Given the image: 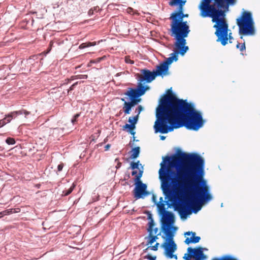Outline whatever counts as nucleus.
I'll list each match as a JSON object with an SVG mask.
<instances>
[{
	"label": "nucleus",
	"instance_id": "f257e3e1",
	"mask_svg": "<svg viewBox=\"0 0 260 260\" xmlns=\"http://www.w3.org/2000/svg\"><path fill=\"white\" fill-rule=\"evenodd\" d=\"M158 170L160 188L181 216L194 213L212 199L210 187L203 179L204 161L196 154L181 153L162 158Z\"/></svg>",
	"mask_w": 260,
	"mask_h": 260
},
{
	"label": "nucleus",
	"instance_id": "f03ea898",
	"mask_svg": "<svg viewBox=\"0 0 260 260\" xmlns=\"http://www.w3.org/2000/svg\"><path fill=\"white\" fill-rule=\"evenodd\" d=\"M156 117L155 132L162 134L183 126L198 131L204 123L201 113L196 111L193 103L178 99L173 94L167 95L161 99L156 110Z\"/></svg>",
	"mask_w": 260,
	"mask_h": 260
},
{
	"label": "nucleus",
	"instance_id": "7ed1b4c3",
	"mask_svg": "<svg viewBox=\"0 0 260 260\" xmlns=\"http://www.w3.org/2000/svg\"><path fill=\"white\" fill-rule=\"evenodd\" d=\"M188 17V14L183 13V7L181 6L179 7L178 10L172 13L170 17L171 20L170 35L175 39L174 45L182 55L188 50V46H185V38L188 36L190 29L187 22L183 21V18Z\"/></svg>",
	"mask_w": 260,
	"mask_h": 260
},
{
	"label": "nucleus",
	"instance_id": "20e7f679",
	"mask_svg": "<svg viewBox=\"0 0 260 260\" xmlns=\"http://www.w3.org/2000/svg\"><path fill=\"white\" fill-rule=\"evenodd\" d=\"M141 73L142 76L140 75L139 82L137 88H129L124 93V94L128 97L127 99L130 102L126 101L124 98L121 99V100L124 102L123 109L125 114L130 113L132 108L140 102L141 99L139 98L144 94L145 92L149 89L150 87L147 85L143 86L142 82L145 81L146 83H150L156 77L154 70L151 72L148 70L144 69L141 71Z\"/></svg>",
	"mask_w": 260,
	"mask_h": 260
},
{
	"label": "nucleus",
	"instance_id": "39448f33",
	"mask_svg": "<svg viewBox=\"0 0 260 260\" xmlns=\"http://www.w3.org/2000/svg\"><path fill=\"white\" fill-rule=\"evenodd\" d=\"M161 215V229L165 235L162 236L165 239L162 246L165 249V255L170 258L177 259V255L173 254L177 249V245L173 240L174 232L176 228L172 227L175 222L174 215L169 211L165 212Z\"/></svg>",
	"mask_w": 260,
	"mask_h": 260
},
{
	"label": "nucleus",
	"instance_id": "423d86ee",
	"mask_svg": "<svg viewBox=\"0 0 260 260\" xmlns=\"http://www.w3.org/2000/svg\"><path fill=\"white\" fill-rule=\"evenodd\" d=\"M236 21L239 34L245 36L254 35V23L251 12L246 11L242 12L240 17Z\"/></svg>",
	"mask_w": 260,
	"mask_h": 260
},
{
	"label": "nucleus",
	"instance_id": "0eeeda50",
	"mask_svg": "<svg viewBox=\"0 0 260 260\" xmlns=\"http://www.w3.org/2000/svg\"><path fill=\"white\" fill-rule=\"evenodd\" d=\"M142 174L143 170H139V174L136 176V178H135L136 186L134 190V197L136 199L143 198L148 194V192L147 191L146 184L143 183L140 180Z\"/></svg>",
	"mask_w": 260,
	"mask_h": 260
},
{
	"label": "nucleus",
	"instance_id": "6e6552de",
	"mask_svg": "<svg viewBox=\"0 0 260 260\" xmlns=\"http://www.w3.org/2000/svg\"><path fill=\"white\" fill-rule=\"evenodd\" d=\"M212 0H202L199 7H215L214 5H211ZM217 7H224L226 4H234L235 0H214Z\"/></svg>",
	"mask_w": 260,
	"mask_h": 260
},
{
	"label": "nucleus",
	"instance_id": "1a4fd4ad",
	"mask_svg": "<svg viewBox=\"0 0 260 260\" xmlns=\"http://www.w3.org/2000/svg\"><path fill=\"white\" fill-rule=\"evenodd\" d=\"M187 251L189 253L191 254L192 256L194 257L196 260H200L201 258L206 257L201 248L192 249L191 247H189L187 249Z\"/></svg>",
	"mask_w": 260,
	"mask_h": 260
},
{
	"label": "nucleus",
	"instance_id": "9d476101",
	"mask_svg": "<svg viewBox=\"0 0 260 260\" xmlns=\"http://www.w3.org/2000/svg\"><path fill=\"white\" fill-rule=\"evenodd\" d=\"M164 62L160 63L159 66H157L156 70L154 71L155 74L156 76H164L168 75L169 67Z\"/></svg>",
	"mask_w": 260,
	"mask_h": 260
},
{
	"label": "nucleus",
	"instance_id": "9b49d317",
	"mask_svg": "<svg viewBox=\"0 0 260 260\" xmlns=\"http://www.w3.org/2000/svg\"><path fill=\"white\" fill-rule=\"evenodd\" d=\"M176 51L170 54V56L167 58V59L163 62L164 63H166L168 67L174 61H177L178 59V54L179 53L183 55L181 53L179 49H178L176 46Z\"/></svg>",
	"mask_w": 260,
	"mask_h": 260
},
{
	"label": "nucleus",
	"instance_id": "f8f14e48",
	"mask_svg": "<svg viewBox=\"0 0 260 260\" xmlns=\"http://www.w3.org/2000/svg\"><path fill=\"white\" fill-rule=\"evenodd\" d=\"M191 234H192V237L190 238L187 237L184 241L185 243L186 244H189L190 243H198L199 242V241L200 240L201 238L199 236H195L196 233L194 232H186L185 233V236L186 235L189 236Z\"/></svg>",
	"mask_w": 260,
	"mask_h": 260
},
{
	"label": "nucleus",
	"instance_id": "ddd939ff",
	"mask_svg": "<svg viewBox=\"0 0 260 260\" xmlns=\"http://www.w3.org/2000/svg\"><path fill=\"white\" fill-rule=\"evenodd\" d=\"M149 226L147 229L148 232L149 233V235H157V236L159 235L158 234V229L157 228H155V224L152 220L149 222Z\"/></svg>",
	"mask_w": 260,
	"mask_h": 260
},
{
	"label": "nucleus",
	"instance_id": "4468645a",
	"mask_svg": "<svg viewBox=\"0 0 260 260\" xmlns=\"http://www.w3.org/2000/svg\"><path fill=\"white\" fill-rule=\"evenodd\" d=\"M186 3V1L184 0H172L169 2V5L171 6H175L179 5V7H183L184 5Z\"/></svg>",
	"mask_w": 260,
	"mask_h": 260
},
{
	"label": "nucleus",
	"instance_id": "2eb2a0df",
	"mask_svg": "<svg viewBox=\"0 0 260 260\" xmlns=\"http://www.w3.org/2000/svg\"><path fill=\"white\" fill-rule=\"evenodd\" d=\"M140 149L139 147H136L132 149L131 155V158L132 159H135L139 156L140 154Z\"/></svg>",
	"mask_w": 260,
	"mask_h": 260
},
{
	"label": "nucleus",
	"instance_id": "dca6fc26",
	"mask_svg": "<svg viewBox=\"0 0 260 260\" xmlns=\"http://www.w3.org/2000/svg\"><path fill=\"white\" fill-rule=\"evenodd\" d=\"M160 201L157 204V206L159 212L161 214L165 213V212H167L165 210V205L162 202V198L161 197L160 198Z\"/></svg>",
	"mask_w": 260,
	"mask_h": 260
},
{
	"label": "nucleus",
	"instance_id": "f3484780",
	"mask_svg": "<svg viewBox=\"0 0 260 260\" xmlns=\"http://www.w3.org/2000/svg\"><path fill=\"white\" fill-rule=\"evenodd\" d=\"M147 238L148 239L147 245H151L158 239L157 235L153 236L149 235Z\"/></svg>",
	"mask_w": 260,
	"mask_h": 260
},
{
	"label": "nucleus",
	"instance_id": "a211bd4d",
	"mask_svg": "<svg viewBox=\"0 0 260 260\" xmlns=\"http://www.w3.org/2000/svg\"><path fill=\"white\" fill-rule=\"evenodd\" d=\"M95 44H96V43L95 42L82 43L79 46V48L80 49H82L86 47L94 46Z\"/></svg>",
	"mask_w": 260,
	"mask_h": 260
},
{
	"label": "nucleus",
	"instance_id": "6ab92c4d",
	"mask_svg": "<svg viewBox=\"0 0 260 260\" xmlns=\"http://www.w3.org/2000/svg\"><path fill=\"white\" fill-rule=\"evenodd\" d=\"M138 119V115L134 117H130L128 118V122L131 123V125L135 126V124L137 123Z\"/></svg>",
	"mask_w": 260,
	"mask_h": 260
},
{
	"label": "nucleus",
	"instance_id": "aec40b11",
	"mask_svg": "<svg viewBox=\"0 0 260 260\" xmlns=\"http://www.w3.org/2000/svg\"><path fill=\"white\" fill-rule=\"evenodd\" d=\"M135 127V126H133V125L128 124H126L125 125L123 126V128H128L129 132L133 135H134L135 134V133L133 131Z\"/></svg>",
	"mask_w": 260,
	"mask_h": 260
},
{
	"label": "nucleus",
	"instance_id": "412c9836",
	"mask_svg": "<svg viewBox=\"0 0 260 260\" xmlns=\"http://www.w3.org/2000/svg\"><path fill=\"white\" fill-rule=\"evenodd\" d=\"M13 114H16L17 115L24 114L25 117H26V116L30 114V112L28 111H27L25 110H19V111H14Z\"/></svg>",
	"mask_w": 260,
	"mask_h": 260
},
{
	"label": "nucleus",
	"instance_id": "4be33fe9",
	"mask_svg": "<svg viewBox=\"0 0 260 260\" xmlns=\"http://www.w3.org/2000/svg\"><path fill=\"white\" fill-rule=\"evenodd\" d=\"M75 185L73 184L70 187L69 189H68L67 190H64L63 191V196H68L69 195V194H70L72 191L73 190L74 187H75Z\"/></svg>",
	"mask_w": 260,
	"mask_h": 260
},
{
	"label": "nucleus",
	"instance_id": "5701e85b",
	"mask_svg": "<svg viewBox=\"0 0 260 260\" xmlns=\"http://www.w3.org/2000/svg\"><path fill=\"white\" fill-rule=\"evenodd\" d=\"M12 213V209H8L0 212V218L3 216Z\"/></svg>",
	"mask_w": 260,
	"mask_h": 260
},
{
	"label": "nucleus",
	"instance_id": "b1692460",
	"mask_svg": "<svg viewBox=\"0 0 260 260\" xmlns=\"http://www.w3.org/2000/svg\"><path fill=\"white\" fill-rule=\"evenodd\" d=\"M236 47L239 49L241 51H243L245 50V43L240 44L238 43L236 45Z\"/></svg>",
	"mask_w": 260,
	"mask_h": 260
},
{
	"label": "nucleus",
	"instance_id": "393cba45",
	"mask_svg": "<svg viewBox=\"0 0 260 260\" xmlns=\"http://www.w3.org/2000/svg\"><path fill=\"white\" fill-rule=\"evenodd\" d=\"M6 142L9 145H14L15 143V140L14 138H8Z\"/></svg>",
	"mask_w": 260,
	"mask_h": 260
},
{
	"label": "nucleus",
	"instance_id": "a878e982",
	"mask_svg": "<svg viewBox=\"0 0 260 260\" xmlns=\"http://www.w3.org/2000/svg\"><path fill=\"white\" fill-rule=\"evenodd\" d=\"M139 161H138L136 162H132L131 164V168L133 170L136 169H139Z\"/></svg>",
	"mask_w": 260,
	"mask_h": 260
},
{
	"label": "nucleus",
	"instance_id": "bb28decb",
	"mask_svg": "<svg viewBox=\"0 0 260 260\" xmlns=\"http://www.w3.org/2000/svg\"><path fill=\"white\" fill-rule=\"evenodd\" d=\"M75 79H84L87 78V75H79L75 76Z\"/></svg>",
	"mask_w": 260,
	"mask_h": 260
},
{
	"label": "nucleus",
	"instance_id": "cd10ccee",
	"mask_svg": "<svg viewBox=\"0 0 260 260\" xmlns=\"http://www.w3.org/2000/svg\"><path fill=\"white\" fill-rule=\"evenodd\" d=\"M145 258L148 259V260H155L156 256H152L149 254H148L145 256Z\"/></svg>",
	"mask_w": 260,
	"mask_h": 260
},
{
	"label": "nucleus",
	"instance_id": "c85d7f7f",
	"mask_svg": "<svg viewBox=\"0 0 260 260\" xmlns=\"http://www.w3.org/2000/svg\"><path fill=\"white\" fill-rule=\"evenodd\" d=\"M125 62H126V63H131V64H133V63H134V61H133V60H132L130 59L129 57H128V56H127V57H125Z\"/></svg>",
	"mask_w": 260,
	"mask_h": 260
},
{
	"label": "nucleus",
	"instance_id": "c756f323",
	"mask_svg": "<svg viewBox=\"0 0 260 260\" xmlns=\"http://www.w3.org/2000/svg\"><path fill=\"white\" fill-rule=\"evenodd\" d=\"M192 255L191 254L189 253V254H185V256L183 257V258L185 259V260H190V258L191 257H192Z\"/></svg>",
	"mask_w": 260,
	"mask_h": 260
},
{
	"label": "nucleus",
	"instance_id": "7c9ffc66",
	"mask_svg": "<svg viewBox=\"0 0 260 260\" xmlns=\"http://www.w3.org/2000/svg\"><path fill=\"white\" fill-rule=\"evenodd\" d=\"M6 123V121H5L4 118L0 120V127L4 126Z\"/></svg>",
	"mask_w": 260,
	"mask_h": 260
},
{
	"label": "nucleus",
	"instance_id": "2f4dec72",
	"mask_svg": "<svg viewBox=\"0 0 260 260\" xmlns=\"http://www.w3.org/2000/svg\"><path fill=\"white\" fill-rule=\"evenodd\" d=\"M12 118H11V117H9L8 114L7 115H6V117L4 118V119H5V121H6L7 123H9L11 121Z\"/></svg>",
	"mask_w": 260,
	"mask_h": 260
},
{
	"label": "nucleus",
	"instance_id": "473e14b6",
	"mask_svg": "<svg viewBox=\"0 0 260 260\" xmlns=\"http://www.w3.org/2000/svg\"><path fill=\"white\" fill-rule=\"evenodd\" d=\"M158 245H159V243H156L154 246H151V249L153 250H157Z\"/></svg>",
	"mask_w": 260,
	"mask_h": 260
},
{
	"label": "nucleus",
	"instance_id": "72a5a7b5",
	"mask_svg": "<svg viewBox=\"0 0 260 260\" xmlns=\"http://www.w3.org/2000/svg\"><path fill=\"white\" fill-rule=\"evenodd\" d=\"M13 113H14V112H12L10 113H9L8 114V117H11V118H13V117H16L17 116L16 115V114H13Z\"/></svg>",
	"mask_w": 260,
	"mask_h": 260
},
{
	"label": "nucleus",
	"instance_id": "f704fd0d",
	"mask_svg": "<svg viewBox=\"0 0 260 260\" xmlns=\"http://www.w3.org/2000/svg\"><path fill=\"white\" fill-rule=\"evenodd\" d=\"M63 167V164H60L57 167V170L58 171H61Z\"/></svg>",
	"mask_w": 260,
	"mask_h": 260
},
{
	"label": "nucleus",
	"instance_id": "c9c22d12",
	"mask_svg": "<svg viewBox=\"0 0 260 260\" xmlns=\"http://www.w3.org/2000/svg\"><path fill=\"white\" fill-rule=\"evenodd\" d=\"M12 209V213L19 212L20 211V209L19 208L15 209Z\"/></svg>",
	"mask_w": 260,
	"mask_h": 260
},
{
	"label": "nucleus",
	"instance_id": "e433bc0d",
	"mask_svg": "<svg viewBox=\"0 0 260 260\" xmlns=\"http://www.w3.org/2000/svg\"><path fill=\"white\" fill-rule=\"evenodd\" d=\"M104 58V57H101V58H99L98 59H96V61H92V62H100L101 60H102Z\"/></svg>",
	"mask_w": 260,
	"mask_h": 260
},
{
	"label": "nucleus",
	"instance_id": "4c0bfd02",
	"mask_svg": "<svg viewBox=\"0 0 260 260\" xmlns=\"http://www.w3.org/2000/svg\"><path fill=\"white\" fill-rule=\"evenodd\" d=\"M139 174V173H137V171H133L132 173V175L134 176L135 175V177L136 178V176Z\"/></svg>",
	"mask_w": 260,
	"mask_h": 260
},
{
	"label": "nucleus",
	"instance_id": "58836bf2",
	"mask_svg": "<svg viewBox=\"0 0 260 260\" xmlns=\"http://www.w3.org/2000/svg\"><path fill=\"white\" fill-rule=\"evenodd\" d=\"M138 109V114H139L141 112V111L143 110V108L141 105H140V106H139Z\"/></svg>",
	"mask_w": 260,
	"mask_h": 260
},
{
	"label": "nucleus",
	"instance_id": "ea45409f",
	"mask_svg": "<svg viewBox=\"0 0 260 260\" xmlns=\"http://www.w3.org/2000/svg\"><path fill=\"white\" fill-rule=\"evenodd\" d=\"M78 84V82H76L74 84H73L70 88V90H72L73 89L74 87Z\"/></svg>",
	"mask_w": 260,
	"mask_h": 260
},
{
	"label": "nucleus",
	"instance_id": "a19ab883",
	"mask_svg": "<svg viewBox=\"0 0 260 260\" xmlns=\"http://www.w3.org/2000/svg\"><path fill=\"white\" fill-rule=\"evenodd\" d=\"M110 146H110V144H107V145H106L105 146V150H106V151L108 150H109V149L110 148Z\"/></svg>",
	"mask_w": 260,
	"mask_h": 260
},
{
	"label": "nucleus",
	"instance_id": "79ce46f5",
	"mask_svg": "<svg viewBox=\"0 0 260 260\" xmlns=\"http://www.w3.org/2000/svg\"><path fill=\"white\" fill-rule=\"evenodd\" d=\"M79 115H80L79 114H76L74 116V118H75L76 119H77L78 118V117L79 116Z\"/></svg>",
	"mask_w": 260,
	"mask_h": 260
},
{
	"label": "nucleus",
	"instance_id": "37998d69",
	"mask_svg": "<svg viewBox=\"0 0 260 260\" xmlns=\"http://www.w3.org/2000/svg\"><path fill=\"white\" fill-rule=\"evenodd\" d=\"M160 140H164L166 139V137L164 136H160Z\"/></svg>",
	"mask_w": 260,
	"mask_h": 260
},
{
	"label": "nucleus",
	"instance_id": "c03bdc74",
	"mask_svg": "<svg viewBox=\"0 0 260 260\" xmlns=\"http://www.w3.org/2000/svg\"><path fill=\"white\" fill-rule=\"evenodd\" d=\"M76 121V119L75 118H73L72 119V122L73 123H74V122Z\"/></svg>",
	"mask_w": 260,
	"mask_h": 260
},
{
	"label": "nucleus",
	"instance_id": "a18cd8bd",
	"mask_svg": "<svg viewBox=\"0 0 260 260\" xmlns=\"http://www.w3.org/2000/svg\"><path fill=\"white\" fill-rule=\"evenodd\" d=\"M120 165H121V163L118 162V164H117V166H116V168H119L120 167Z\"/></svg>",
	"mask_w": 260,
	"mask_h": 260
},
{
	"label": "nucleus",
	"instance_id": "49530a36",
	"mask_svg": "<svg viewBox=\"0 0 260 260\" xmlns=\"http://www.w3.org/2000/svg\"><path fill=\"white\" fill-rule=\"evenodd\" d=\"M52 44H53V43L52 42H51L50 43V46H51Z\"/></svg>",
	"mask_w": 260,
	"mask_h": 260
},
{
	"label": "nucleus",
	"instance_id": "de8ad7c7",
	"mask_svg": "<svg viewBox=\"0 0 260 260\" xmlns=\"http://www.w3.org/2000/svg\"><path fill=\"white\" fill-rule=\"evenodd\" d=\"M117 160H118V159H117V158H116V159H115V161H117Z\"/></svg>",
	"mask_w": 260,
	"mask_h": 260
},
{
	"label": "nucleus",
	"instance_id": "09e8293b",
	"mask_svg": "<svg viewBox=\"0 0 260 260\" xmlns=\"http://www.w3.org/2000/svg\"><path fill=\"white\" fill-rule=\"evenodd\" d=\"M74 77H72V80H74Z\"/></svg>",
	"mask_w": 260,
	"mask_h": 260
}]
</instances>
